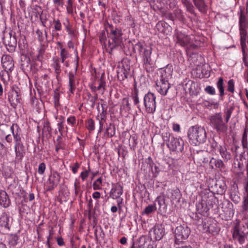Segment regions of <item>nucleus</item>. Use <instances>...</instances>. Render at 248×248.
Returning a JSON list of instances; mask_svg holds the SVG:
<instances>
[{
  "label": "nucleus",
  "mask_w": 248,
  "mask_h": 248,
  "mask_svg": "<svg viewBox=\"0 0 248 248\" xmlns=\"http://www.w3.org/2000/svg\"><path fill=\"white\" fill-rule=\"evenodd\" d=\"M155 205H149L147 206L143 211V214H149L153 212L156 210Z\"/></svg>",
  "instance_id": "46"
},
{
  "label": "nucleus",
  "mask_w": 248,
  "mask_h": 248,
  "mask_svg": "<svg viewBox=\"0 0 248 248\" xmlns=\"http://www.w3.org/2000/svg\"><path fill=\"white\" fill-rule=\"evenodd\" d=\"M149 234L151 239L159 241L165 234V228L162 224L155 225L150 230Z\"/></svg>",
  "instance_id": "14"
},
{
  "label": "nucleus",
  "mask_w": 248,
  "mask_h": 248,
  "mask_svg": "<svg viewBox=\"0 0 248 248\" xmlns=\"http://www.w3.org/2000/svg\"><path fill=\"white\" fill-rule=\"evenodd\" d=\"M105 86L106 82L105 81L104 78L102 76L99 81V85L97 87V90H100L102 89V93H103L105 89Z\"/></svg>",
  "instance_id": "53"
},
{
  "label": "nucleus",
  "mask_w": 248,
  "mask_h": 248,
  "mask_svg": "<svg viewBox=\"0 0 248 248\" xmlns=\"http://www.w3.org/2000/svg\"><path fill=\"white\" fill-rule=\"evenodd\" d=\"M244 188L247 194L244 197V200L248 201V175L245 179Z\"/></svg>",
  "instance_id": "57"
},
{
  "label": "nucleus",
  "mask_w": 248,
  "mask_h": 248,
  "mask_svg": "<svg viewBox=\"0 0 248 248\" xmlns=\"http://www.w3.org/2000/svg\"><path fill=\"white\" fill-rule=\"evenodd\" d=\"M131 110L130 104L129 102L128 98L127 97L124 98L122 100L121 105L120 111L121 112L129 111Z\"/></svg>",
  "instance_id": "31"
},
{
  "label": "nucleus",
  "mask_w": 248,
  "mask_h": 248,
  "mask_svg": "<svg viewBox=\"0 0 248 248\" xmlns=\"http://www.w3.org/2000/svg\"><path fill=\"white\" fill-rule=\"evenodd\" d=\"M210 165L212 168H214V165L217 168L222 169L224 167L223 162L219 159L212 158L210 161Z\"/></svg>",
  "instance_id": "32"
},
{
  "label": "nucleus",
  "mask_w": 248,
  "mask_h": 248,
  "mask_svg": "<svg viewBox=\"0 0 248 248\" xmlns=\"http://www.w3.org/2000/svg\"><path fill=\"white\" fill-rule=\"evenodd\" d=\"M155 27L158 31L164 34L166 33L169 26L166 22L160 21L156 24Z\"/></svg>",
  "instance_id": "30"
},
{
  "label": "nucleus",
  "mask_w": 248,
  "mask_h": 248,
  "mask_svg": "<svg viewBox=\"0 0 248 248\" xmlns=\"http://www.w3.org/2000/svg\"><path fill=\"white\" fill-rule=\"evenodd\" d=\"M174 38L176 39L177 43L181 46H185L190 43V37L178 30L175 31Z\"/></svg>",
  "instance_id": "16"
},
{
  "label": "nucleus",
  "mask_w": 248,
  "mask_h": 248,
  "mask_svg": "<svg viewBox=\"0 0 248 248\" xmlns=\"http://www.w3.org/2000/svg\"><path fill=\"white\" fill-rule=\"evenodd\" d=\"M216 84L217 87L219 91V96H223L224 95L223 78L221 77L219 78Z\"/></svg>",
  "instance_id": "34"
},
{
  "label": "nucleus",
  "mask_w": 248,
  "mask_h": 248,
  "mask_svg": "<svg viewBox=\"0 0 248 248\" xmlns=\"http://www.w3.org/2000/svg\"><path fill=\"white\" fill-rule=\"evenodd\" d=\"M111 192L116 198H118L123 194L122 187L120 185L116 186L114 189H112Z\"/></svg>",
  "instance_id": "37"
},
{
  "label": "nucleus",
  "mask_w": 248,
  "mask_h": 248,
  "mask_svg": "<svg viewBox=\"0 0 248 248\" xmlns=\"http://www.w3.org/2000/svg\"><path fill=\"white\" fill-rule=\"evenodd\" d=\"M161 74L159 79L157 80L156 82V90L161 94L165 95L170 86L168 80V76L166 75V70H162Z\"/></svg>",
  "instance_id": "7"
},
{
  "label": "nucleus",
  "mask_w": 248,
  "mask_h": 248,
  "mask_svg": "<svg viewBox=\"0 0 248 248\" xmlns=\"http://www.w3.org/2000/svg\"><path fill=\"white\" fill-rule=\"evenodd\" d=\"M30 59L29 58H25V60L21 64L23 69L28 70L31 68L32 65L30 64Z\"/></svg>",
  "instance_id": "39"
},
{
  "label": "nucleus",
  "mask_w": 248,
  "mask_h": 248,
  "mask_svg": "<svg viewBox=\"0 0 248 248\" xmlns=\"http://www.w3.org/2000/svg\"><path fill=\"white\" fill-rule=\"evenodd\" d=\"M10 129L12 131L14 138L16 137V133L17 134H20V129L16 124H13V125L11 126Z\"/></svg>",
  "instance_id": "42"
},
{
  "label": "nucleus",
  "mask_w": 248,
  "mask_h": 248,
  "mask_svg": "<svg viewBox=\"0 0 248 248\" xmlns=\"http://www.w3.org/2000/svg\"><path fill=\"white\" fill-rule=\"evenodd\" d=\"M194 5L202 13H205L207 10V5L205 3V0H192Z\"/></svg>",
  "instance_id": "24"
},
{
  "label": "nucleus",
  "mask_w": 248,
  "mask_h": 248,
  "mask_svg": "<svg viewBox=\"0 0 248 248\" xmlns=\"http://www.w3.org/2000/svg\"><path fill=\"white\" fill-rule=\"evenodd\" d=\"M107 31L108 34L107 50L110 53L114 48L121 45L123 40V33L121 30L114 28L111 25H109Z\"/></svg>",
  "instance_id": "2"
},
{
  "label": "nucleus",
  "mask_w": 248,
  "mask_h": 248,
  "mask_svg": "<svg viewBox=\"0 0 248 248\" xmlns=\"http://www.w3.org/2000/svg\"><path fill=\"white\" fill-rule=\"evenodd\" d=\"M77 67H76L74 73L70 72L68 74L69 78V90L71 93H73L76 88V75L77 73Z\"/></svg>",
  "instance_id": "21"
},
{
  "label": "nucleus",
  "mask_w": 248,
  "mask_h": 248,
  "mask_svg": "<svg viewBox=\"0 0 248 248\" xmlns=\"http://www.w3.org/2000/svg\"><path fill=\"white\" fill-rule=\"evenodd\" d=\"M2 42L9 52H12L15 50L17 45L15 33L13 34L12 31L4 32Z\"/></svg>",
  "instance_id": "9"
},
{
  "label": "nucleus",
  "mask_w": 248,
  "mask_h": 248,
  "mask_svg": "<svg viewBox=\"0 0 248 248\" xmlns=\"http://www.w3.org/2000/svg\"><path fill=\"white\" fill-rule=\"evenodd\" d=\"M133 49L137 50L141 57L143 63V67L148 72H153L154 71V62L151 58L152 47L143 43L138 42L133 46Z\"/></svg>",
  "instance_id": "1"
},
{
  "label": "nucleus",
  "mask_w": 248,
  "mask_h": 248,
  "mask_svg": "<svg viewBox=\"0 0 248 248\" xmlns=\"http://www.w3.org/2000/svg\"><path fill=\"white\" fill-rule=\"evenodd\" d=\"M190 230L186 224L177 226L174 231L175 243L179 244L186 240L190 234Z\"/></svg>",
  "instance_id": "8"
},
{
  "label": "nucleus",
  "mask_w": 248,
  "mask_h": 248,
  "mask_svg": "<svg viewBox=\"0 0 248 248\" xmlns=\"http://www.w3.org/2000/svg\"><path fill=\"white\" fill-rule=\"evenodd\" d=\"M248 234V228L244 224L235 225L233 228V238L239 242L241 244L244 243L247 235Z\"/></svg>",
  "instance_id": "6"
},
{
  "label": "nucleus",
  "mask_w": 248,
  "mask_h": 248,
  "mask_svg": "<svg viewBox=\"0 0 248 248\" xmlns=\"http://www.w3.org/2000/svg\"><path fill=\"white\" fill-rule=\"evenodd\" d=\"M146 162L149 166V168L151 170L153 173L157 175L160 171L159 168L156 166L152 160V158L149 156L148 158L146 160Z\"/></svg>",
  "instance_id": "29"
},
{
  "label": "nucleus",
  "mask_w": 248,
  "mask_h": 248,
  "mask_svg": "<svg viewBox=\"0 0 248 248\" xmlns=\"http://www.w3.org/2000/svg\"><path fill=\"white\" fill-rule=\"evenodd\" d=\"M97 99V95L95 94L93 97H91L90 98H88L87 100V104L90 106L92 109L94 107L96 101Z\"/></svg>",
  "instance_id": "41"
},
{
  "label": "nucleus",
  "mask_w": 248,
  "mask_h": 248,
  "mask_svg": "<svg viewBox=\"0 0 248 248\" xmlns=\"http://www.w3.org/2000/svg\"><path fill=\"white\" fill-rule=\"evenodd\" d=\"M218 149L220 155L225 161H228L229 160L231 159V154L230 152H228L225 146L219 145Z\"/></svg>",
  "instance_id": "26"
},
{
  "label": "nucleus",
  "mask_w": 248,
  "mask_h": 248,
  "mask_svg": "<svg viewBox=\"0 0 248 248\" xmlns=\"http://www.w3.org/2000/svg\"><path fill=\"white\" fill-rule=\"evenodd\" d=\"M182 3L186 8L187 11L192 14H194V6L189 0H181Z\"/></svg>",
  "instance_id": "36"
},
{
  "label": "nucleus",
  "mask_w": 248,
  "mask_h": 248,
  "mask_svg": "<svg viewBox=\"0 0 248 248\" xmlns=\"http://www.w3.org/2000/svg\"><path fill=\"white\" fill-rule=\"evenodd\" d=\"M156 96L155 94L148 92L144 97V105L146 112L153 113L156 109Z\"/></svg>",
  "instance_id": "10"
},
{
  "label": "nucleus",
  "mask_w": 248,
  "mask_h": 248,
  "mask_svg": "<svg viewBox=\"0 0 248 248\" xmlns=\"http://www.w3.org/2000/svg\"><path fill=\"white\" fill-rule=\"evenodd\" d=\"M46 164L44 162L40 163L38 169V173L41 175L43 174L46 170Z\"/></svg>",
  "instance_id": "64"
},
{
  "label": "nucleus",
  "mask_w": 248,
  "mask_h": 248,
  "mask_svg": "<svg viewBox=\"0 0 248 248\" xmlns=\"http://www.w3.org/2000/svg\"><path fill=\"white\" fill-rule=\"evenodd\" d=\"M239 15V29L247 30L248 27V3H247L246 9L240 7Z\"/></svg>",
  "instance_id": "11"
},
{
  "label": "nucleus",
  "mask_w": 248,
  "mask_h": 248,
  "mask_svg": "<svg viewBox=\"0 0 248 248\" xmlns=\"http://www.w3.org/2000/svg\"><path fill=\"white\" fill-rule=\"evenodd\" d=\"M44 52L45 51L43 49H40L39 50V54L37 56V60L34 62V63L32 64L33 66H35V65H36V67H35V68L36 69H37L38 67H40L41 66V58L44 55Z\"/></svg>",
  "instance_id": "35"
},
{
  "label": "nucleus",
  "mask_w": 248,
  "mask_h": 248,
  "mask_svg": "<svg viewBox=\"0 0 248 248\" xmlns=\"http://www.w3.org/2000/svg\"><path fill=\"white\" fill-rule=\"evenodd\" d=\"M61 57L62 58V62H63L65 59L68 57V52L64 49L61 47Z\"/></svg>",
  "instance_id": "56"
},
{
  "label": "nucleus",
  "mask_w": 248,
  "mask_h": 248,
  "mask_svg": "<svg viewBox=\"0 0 248 248\" xmlns=\"http://www.w3.org/2000/svg\"><path fill=\"white\" fill-rule=\"evenodd\" d=\"M19 92V89L17 88L16 89H12L9 93L8 100L11 106L14 108L21 103L22 99Z\"/></svg>",
  "instance_id": "15"
},
{
  "label": "nucleus",
  "mask_w": 248,
  "mask_h": 248,
  "mask_svg": "<svg viewBox=\"0 0 248 248\" xmlns=\"http://www.w3.org/2000/svg\"><path fill=\"white\" fill-rule=\"evenodd\" d=\"M171 196L170 197V198L172 201H179L180 198V194L178 189L171 190Z\"/></svg>",
  "instance_id": "40"
},
{
  "label": "nucleus",
  "mask_w": 248,
  "mask_h": 248,
  "mask_svg": "<svg viewBox=\"0 0 248 248\" xmlns=\"http://www.w3.org/2000/svg\"><path fill=\"white\" fill-rule=\"evenodd\" d=\"M158 205V209L161 212L166 213L167 209V204L165 202L164 196H159L155 200V203Z\"/></svg>",
  "instance_id": "23"
},
{
  "label": "nucleus",
  "mask_w": 248,
  "mask_h": 248,
  "mask_svg": "<svg viewBox=\"0 0 248 248\" xmlns=\"http://www.w3.org/2000/svg\"><path fill=\"white\" fill-rule=\"evenodd\" d=\"M162 1V3L163 5L166 4L169 5V8L170 9H172L175 7L176 4V0H161Z\"/></svg>",
  "instance_id": "44"
},
{
  "label": "nucleus",
  "mask_w": 248,
  "mask_h": 248,
  "mask_svg": "<svg viewBox=\"0 0 248 248\" xmlns=\"http://www.w3.org/2000/svg\"><path fill=\"white\" fill-rule=\"evenodd\" d=\"M9 217L7 214L3 213L0 217V227L9 230Z\"/></svg>",
  "instance_id": "27"
},
{
  "label": "nucleus",
  "mask_w": 248,
  "mask_h": 248,
  "mask_svg": "<svg viewBox=\"0 0 248 248\" xmlns=\"http://www.w3.org/2000/svg\"><path fill=\"white\" fill-rule=\"evenodd\" d=\"M164 142L171 151L182 152L184 149V143L182 139L175 138L168 131L162 133Z\"/></svg>",
  "instance_id": "3"
},
{
  "label": "nucleus",
  "mask_w": 248,
  "mask_h": 248,
  "mask_svg": "<svg viewBox=\"0 0 248 248\" xmlns=\"http://www.w3.org/2000/svg\"><path fill=\"white\" fill-rule=\"evenodd\" d=\"M59 96H60V95H59V93H58V90L57 89H56L54 91V95H53L55 106H57L59 104Z\"/></svg>",
  "instance_id": "63"
},
{
  "label": "nucleus",
  "mask_w": 248,
  "mask_h": 248,
  "mask_svg": "<svg viewBox=\"0 0 248 248\" xmlns=\"http://www.w3.org/2000/svg\"><path fill=\"white\" fill-rule=\"evenodd\" d=\"M212 187L217 194L223 195L226 191V186L224 182L218 181Z\"/></svg>",
  "instance_id": "22"
},
{
  "label": "nucleus",
  "mask_w": 248,
  "mask_h": 248,
  "mask_svg": "<svg viewBox=\"0 0 248 248\" xmlns=\"http://www.w3.org/2000/svg\"><path fill=\"white\" fill-rule=\"evenodd\" d=\"M187 137L193 143H203L206 140V132L203 127L196 125L190 127L188 131Z\"/></svg>",
  "instance_id": "4"
},
{
  "label": "nucleus",
  "mask_w": 248,
  "mask_h": 248,
  "mask_svg": "<svg viewBox=\"0 0 248 248\" xmlns=\"http://www.w3.org/2000/svg\"><path fill=\"white\" fill-rule=\"evenodd\" d=\"M115 127L113 124H110L105 132V136L108 138L112 137L115 134Z\"/></svg>",
  "instance_id": "33"
},
{
  "label": "nucleus",
  "mask_w": 248,
  "mask_h": 248,
  "mask_svg": "<svg viewBox=\"0 0 248 248\" xmlns=\"http://www.w3.org/2000/svg\"><path fill=\"white\" fill-rule=\"evenodd\" d=\"M73 3L72 0H67L66 5L67 11L68 14L71 15L73 14Z\"/></svg>",
  "instance_id": "52"
},
{
  "label": "nucleus",
  "mask_w": 248,
  "mask_h": 248,
  "mask_svg": "<svg viewBox=\"0 0 248 248\" xmlns=\"http://www.w3.org/2000/svg\"><path fill=\"white\" fill-rule=\"evenodd\" d=\"M210 124L218 133H225L228 130V125L223 119L221 113H216L209 118Z\"/></svg>",
  "instance_id": "5"
},
{
  "label": "nucleus",
  "mask_w": 248,
  "mask_h": 248,
  "mask_svg": "<svg viewBox=\"0 0 248 248\" xmlns=\"http://www.w3.org/2000/svg\"><path fill=\"white\" fill-rule=\"evenodd\" d=\"M150 5L151 8L155 11L159 10L161 11L163 8V4L161 0H151L150 1Z\"/></svg>",
  "instance_id": "28"
},
{
  "label": "nucleus",
  "mask_w": 248,
  "mask_h": 248,
  "mask_svg": "<svg viewBox=\"0 0 248 248\" xmlns=\"http://www.w3.org/2000/svg\"><path fill=\"white\" fill-rule=\"evenodd\" d=\"M51 127L49 122L46 123L43 129V132L47 133V134L50 136L51 132Z\"/></svg>",
  "instance_id": "54"
},
{
  "label": "nucleus",
  "mask_w": 248,
  "mask_h": 248,
  "mask_svg": "<svg viewBox=\"0 0 248 248\" xmlns=\"http://www.w3.org/2000/svg\"><path fill=\"white\" fill-rule=\"evenodd\" d=\"M227 90L233 93L234 91V85L233 79H230L228 82Z\"/></svg>",
  "instance_id": "55"
},
{
  "label": "nucleus",
  "mask_w": 248,
  "mask_h": 248,
  "mask_svg": "<svg viewBox=\"0 0 248 248\" xmlns=\"http://www.w3.org/2000/svg\"><path fill=\"white\" fill-rule=\"evenodd\" d=\"M0 204L4 207H7L10 204V201L5 191H0Z\"/></svg>",
  "instance_id": "25"
},
{
  "label": "nucleus",
  "mask_w": 248,
  "mask_h": 248,
  "mask_svg": "<svg viewBox=\"0 0 248 248\" xmlns=\"http://www.w3.org/2000/svg\"><path fill=\"white\" fill-rule=\"evenodd\" d=\"M18 237L17 235L12 236L11 239L9 241V244L12 246H15L17 244Z\"/></svg>",
  "instance_id": "59"
},
{
  "label": "nucleus",
  "mask_w": 248,
  "mask_h": 248,
  "mask_svg": "<svg viewBox=\"0 0 248 248\" xmlns=\"http://www.w3.org/2000/svg\"><path fill=\"white\" fill-rule=\"evenodd\" d=\"M61 178L60 174L57 171H54L52 172L46 182V191H52L56 187L60 182Z\"/></svg>",
  "instance_id": "13"
},
{
  "label": "nucleus",
  "mask_w": 248,
  "mask_h": 248,
  "mask_svg": "<svg viewBox=\"0 0 248 248\" xmlns=\"http://www.w3.org/2000/svg\"><path fill=\"white\" fill-rule=\"evenodd\" d=\"M132 98L135 105H137L140 103L139 98L138 97V93L136 91L134 93L132 94Z\"/></svg>",
  "instance_id": "62"
},
{
  "label": "nucleus",
  "mask_w": 248,
  "mask_h": 248,
  "mask_svg": "<svg viewBox=\"0 0 248 248\" xmlns=\"http://www.w3.org/2000/svg\"><path fill=\"white\" fill-rule=\"evenodd\" d=\"M203 227L205 232H208L212 235L217 234L220 231V228L217 224L213 222L210 223L204 222Z\"/></svg>",
  "instance_id": "19"
},
{
  "label": "nucleus",
  "mask_w": 248,
  "mask_h": 248,
  "mask_svg": "<svg viewBox=\"0 0 248 248\" xmlns=\"http://www.w3.org/2000/svg\"><path fill=\"white\" fill-rule=\"evenodd\" d=\"M205 91L210 95H215L216 94V91L215 88L211 86H207L205 88Z\"/></svg>",
  "instance_id": "61"
},
{
  "label": "nucleus",
  "mask_w": 248,
  "mask_h": 248,
  "mask_svg": "<svg viewBox=\"0 0 248 248\" xmlns=\"http://www.w3.org/2000/svg\"><path fill=\"white\" fill-rule=\"evenodd\" d=\"M86 126L90 131H92L94 129V122L92 119L87 120L86 122Z\"/></svg>",
  "instance_id": "43"
},
{
  "label": "nucleus",
  "mask_w": 248,
  "mask_h": 248,
  "mask_svg": "<svg viewBox=\"0 0 248 248\" xmlns=\"http://www.w3.org/2000/svg\"><path fill=\"white\" fill-rule=\"evenodd\" d=\"M53 67L55 69V73L57 74V78H58V76L61 73L62 71L61 69V65L59 62H56L54 64Z\"/></svg>",
  "instance_id": "60"
},
{
  "label": "nucleus",
  "mask_w": 248,
  "mask_h": 248,
  "mask_svg": "<svg viewBox=\"0 0 248 248\" xmlns=\"http://www.w3.org/2000/svg\"><path fill=\"white\" fill-rule=\"evenodd\" d=\"M231 200L235 204L238 203L240 200V198L239 196L235 193H232L231 195Z\"/></svg>",
  "instance_id": "58"
},
{
  "label": "nucleus",
  "mask_w": 248,
  "mask_h": 248,
  "mask_svg": "<svg viewBox=\"0 0 248 248\" xmlns=\"http://www.w3.org/2000/svg\"><path fill=\"white\" fill-rule=\"evenodd\" d=\"M102 179L100 177L96 179L93 184V187L94 190H98L101 188V185L102 184Z\"/></svg>",
  "instance_id": "45"
},
{
  "label": "nucleus",
  "mask_w": 248,
  "mask_h": 248,
  "mask_svg": "<svg viewBox=\"0 0 248 248\" xmlns=\"http://www.w3.org/2000/svg\"><path fill=\"white\" fill-rule=\"evenodd\" d=\"M242 144L244 148L248 147L247 133L246 129H245L242 139Z\"/></svg>",
  "instance_id": "51"
},
{
  "label": "nucleus",
  "mask_w": 248,
  "mask_h": 248,
  "mask_svg": "<svg viewBox=\"0 0 248 248\" xmlns=\"http://www.w3.org/2000/svg\"><path fill=\"white\" fill-rule=\"evenodd\" d=\"M9 72H10L5 69L0 72V76L4 83L9 80Z\"/></svg>",
  "instance_id": "38"
},
{
  "label": "nucleus",
  "mask_w": 248,
  "mask_h": 248,
  "mask_svg": "<svg viewBox=\"0 0 248 248\" xmlns=\"http://www.w3.org/2000/svg\"><path fill=\"white\" fill-rule=\"evenodd\" d=\"M240 34L241 43H246L247 39V30H239Z\"/></svg>",
  "instance_id": "48"
},
{
  "label": "nucleus",
  "mask_w": 248,
  "mask_h": 248,
  "mask_svg": "<svg viewBox=\"0 0 248 248\" xmlns=\"http://www.w3.org/2000/svg\"><path fill=\"white\" fill-rule=\"evenodd\" d=\"M1 63L3 68L7 71L12 72L14 67V62L9 55H4L1 58Z\"/></svg>",
  "instance_id": "18"
},
{
  "label": "nucleus",
  "mask_w": 248,
  "mask_h": 248,
  "mask_svg": "<svg viewBox=\"0 0 248 248\" xmlns=\"http://www.w3.org/2000/svg\"><path fill=\"white\" fill-rule=\"evenodd\" d=\"M54 29L55 31H60L62 30V24L59 19H54L52 21Z\"/></svg>",
  "instance_id": "49"
},
{
  "label": "nucleus",
  "mask_w": 248,
  "mask_h": 248,
  "mask_svg": "<svg viewBox=\"0 0 248 248\" xmlns=\"http://www.w3.org/2000/svg\"><path fill=\"white\" fill-rule=\"evenodd\" d=\"M14 139L15 142L14 148L16 158L18 160H21L24 156L25 154L24 146L21 141V134H17L16 133V137Z\"/></svg>",
  "instance_id": "12"
},
{
  "label": "nucleus",
  "mask_w": 248,
  "mask_h": 248,
  "mask_svg": "<svg viewBox=\"0 0 248 248\" xmlns=\"http://www.w3.org/2000/svg\"><path fill=\"white\" fill-rule=\"evenodd\" d=\"M138 248H154V242L147 236L142 235L138 239Z\"/></svg>",
  "instance_id": "17"
},
{
  "label": "nucleus",
  "mask_w": 248,
  "mask_h": 248,
  "mask_svg": "<svg viewBox=\"0 0 248 248\" xmlns=\"http://www.w3.org/2000/svg\"><path fill=\"white\" fill-rule=\"evenodd\" d=\"M130 67L127 65L126 66H119L117 70L118 79L120 81H123L127 78L130 75Z\"/></svg>",
  "instance_id": "20"
},
{
  "label": "nucleus",
  "mask_w": 248,
  "mask_h": 248,
  "mask_svg": "<svg viewBox=\"0 0 248 248\" xmlns=\"http://www.w3.org/2000/svg\"><path fill=\"white\" fill-rule=\"evenodd\" d=\"M47 15L46 12L44 13L42 12L41 14L40 15V20L41 22L42 25L44 27H46V21L47 20Z\"/></svg>",
  "instance_id": "50"
},
{
  "label": "nucleus",
  "mask_w": 248,
  "mask_h": 248,
  "mask_svg": "<svg viewBox=\"0 0 248 248\" xmlns=\"http://www.w3.org/2000/svg\"><path fill=\"white\" fill-rule=\"evenodd\" d=\"M129 143L131 149L134 151L137 144V139L135 138V137H130V139H129Z\"/></svg>",
  "instance_id": "47"
}]
</instances>
